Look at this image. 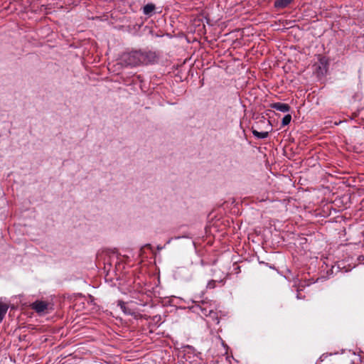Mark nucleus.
Here are the masks:
<instances>
[{
	"label": "nucleus",
	"instance_id": "1",
	"mask_svg": "<svg viewBox=\"0 0 364 364\" xmlns=\"http://www.w3.org/2000/svg\"><path fill=\"white\" fill-rule=\"evenodd\" d=\"M141 50H133L125 53L122 56V60L127 65L132 67L139 66L141 64Z\"/></svg>",
	"mask_w": 364,
	"mask_h": 364
},
{
	"label": "nucleus",
	"instance_id": "2",
	"mask_svg": "<svg viewBox=\"0 0 364 364\" xmlns=\"http://www.w3.org/2000/svg\"><path fill=\"white\" fill-rule=\"evenodd\" d=\"M158 58V55L156 52L154 51H146L141 50V64L142 65H148L153 64L156 62Z\"/></svg>",
	"mask_w": 364,
	"mask_h": 364
},
{
	"label": "nucleus",
	"instance_id": "3",
	"mask_svg": "<svg viewBox=\"0 0 364 364\" xmlns=\"http://www.w3.org/2000/svg\"><path fill=\"white\" fill-rule=\"evenodd\" d=\"M48 304L43 301H36L33 303L32 309L37 313H42L48 309Z\"/></svg>",
	"mask_w": 364,
	"mask_h": 364
},
{
	"label": "nucleus",
	"instance_id": "4",
	"mask_svg": "<svg viewBox=\"0 0 364 364\" xmlns=\"http://www.w3.org/2000/svg\"><path fill=\"white\" fill-rule=\"evenodd\" d=\"M270 107L282 112H288L291 109V107L288 104L281 102L272 103Z\"/></svg>",
	"mask_w": 364,
	"mask_h": 364
},
{
	"label": "nucleus",
	"instance_id": "5",
	"mask_svg": "<svg viewBox=\"0 0 364 364\" xmlns=\"http://www.w3.org/2000/svg\"><path fill=\"white\" fill-rule=\"evenodd\" d=\"M117 305L120 307V309L122 310V311L127 314V315H131L133 316L135 314V312L134 310L131 309L130 308L127 307L126 306V303L122 300H119L117 301Z\"/></svg>",
	"mask_w": 364,
	"mask_h": 364
},
{
	"label": "nucleus",
	"instance_id": "6",
	"mask_svg": "<svg viewBox=\"0 0 364 364\" xmlns=\"http://www.w3.org/2000/svg\"><path fill=\"white\" fill-rule=\"evenodd\" d=\"M155 9L156 6L154 4H147L143 7V13L146 16H151L152 14H154Z\"/></svg>",
	"mask_w": 364,
	"mask_h": 364
},
{
	"label": "nucleus",
	"instance_id": "7",
	"mask_svg": "<svg viewBox=\"0 0 364 364\" xmlns=\"http://www.w3.org/2000/svg\"><path fill=\"white\" fill-rule=\"evenodd\" d=\"M292 0H275L274 6L277 9H284L287 7Z\"/></svg>",
	"mask_w": 364,
	"mask_h": 364
},
{
	"label": "nucleus",
	"instance_id": "8",
	"mask_svg": "<svg viewBox=\"0 0 364 364\" xmlns=\"http://www.w3.org/2000/svg\"><path fill=\"white\" fill-rule=\"evenodd\" d=\"M252 132L257 139H266L269 136V132H258L256 129H252Z\"/></svg>",
	"mask_w": 364,
	"mask_h": 364
},
{
	"label": "nucleus",
	"instance_id": "9",
	"mask_svg": "<svg viewBox=\"0 0 364 364\" xmlns=\"http://www.w3.org/2000/svg\"><path fill=\"white\" fill-rule=\"evenodd\" d=\"M8 308L9 307L6 304L0 303V323L3 320L5 314H6Z\"/></svg>",
	"mask_w": 364,
	"mask_h": 364
},
{
	"label": "nucleus",
	"instance_id": "10",
	"mask_svg": "<svg viewBox=\"0 0 364 364\" xmlns=\"http://www.w3.org/2000/svg\"><path fill=\"white\" fill-rule=\"evenodd\" d=\"M291 120V115L289 114H286L282 120V125L284 127L288 125L290 123Z\"/></svg>",
	"mask_w": 364,
	"mask_h": 364
},
{
	"label": "nucleus",
	"instance_id": "11",
	"mask_svg": "<svg viewBox=\"0 0 364 364\" xmlns=\"http://www.w3.org/2000/svg\"><path fill=\"white\" fill-rule=\"evenodd\" d=\"M215 280H210L208 283L207 287L210 289H214L215 287Z\"/></svg>",
	"mask_w": 364,
	"mask_h": 364
},
{
	"label": "nucleus",
	"instance_id": "12",
	"mask_svg": "<svg viewBox=\"0 0 364 364\" xmlns=\"http://www.w3.org/2000/svg\"><path fill=\"white\" fill-rule=\"evenodd\" d=\"M201 311H202V313L203 314V315L205 316H208V314H210L211 313V310L210 311H207L206 309H201Z\"/></svg>",
	"mask_w": 364,
	"mask_h": 364
},
{
	"label": "nucleus",
	"instance_id": "13",
	"mask_svg": "<svg viewBox=\"0 0 364 364\" xmlns=\"http://www.w3.org/2000/svg\"><path fill=\"white\" fill-rule=\"evenodd\" d=\"M146 247H149V248H151V245H150V244H147V245H146Z\"/></svg>",
	"mask_w": 364,
	"mask_h": 364
}]
</instances>
